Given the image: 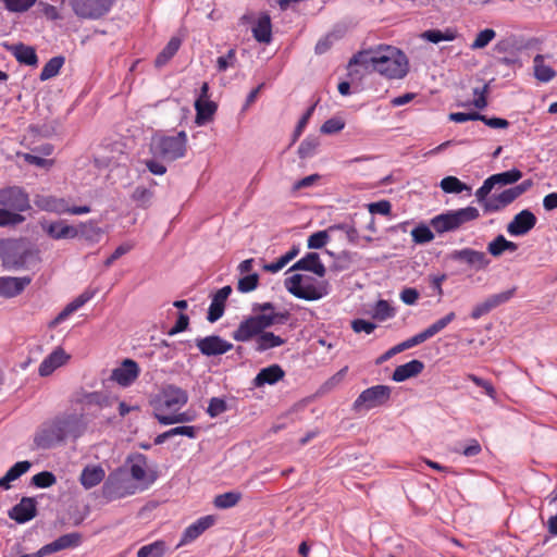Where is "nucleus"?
I'll return each instance as SVG.
<instances>
[{
  "mask_svg": "<svg viewBox=\"0 0 557 557\" xmlns=\"http://www.w3.org/2000/svg\"><path fill=\"white\" fill-rule=\"evenodd\" d=\"M214 523L215 518L213 516H203L199 518L184 530L177 546H184L194 542Z\"/></svg>",
  "mask_w": 557,
  "mask_h": 557,
  "instance_id": "22",
  "label": "nucleus"
},
{
  "mask_svg": "<svg viewBox=\"0 0 557 557\" xmlns=\"http://www.w3.org/2000/svg\"><path fill=\"white\" fill-rule=\"evenodd\" d=\"M286 343V339L273 332L263 330L255 339V349L259 352L280 347Z\"/></svg>",
  "mask_w": 557,
  "mask_h": 557,
  "instance_id": "36",
  "label": "nucleus"
},
{
  "mask_svg": "<svg viewBox=\"0 0 557 557\" xmlns=\"http://www.w3.org/2000/svg\"><path fill=\"white\" fill-rule=\"evenodd\" d=\"M165 543L156 541L151 544L141 546L137 552V557H162L165 553Z\"/></svg>",
  "mask_w": 557,
  "mask_h": 557,
  "instance_id": "51",
  "label": "nucleus"
},
{
  "mask_svg": "<svg viewBox=\"0 0 557 557\" xmlns=\"http://www.w3.org/2000/svg\"><path fill=\"white\" fill-rule=\"evenodd\" d=\"M76 228H78V237L89 242H98L101 235V228L94 221L82 222Z\"/></svg>",
  "mask_w": 557,
  "mask_h": 557,
  "instance_id": "49",
  "label": "nucleus"
},
{
  "mask_svg": "<svg viewBox=\"0 0 557 557\" xmlns=\"http://www.w3.org/2000/svg\"><path fill=\"white\" fill-rule=\"evenodd\" d=\"M35 206L47 212L64 214L69 210V203L64 198H58L50 195H36L34 198Z\"/></svg>",
  "mask_w": 557,
  "mask_h": 557,
  "instance_id": "29",
  "label": "nucleus"
},
{
  "mask_svg": "<svg viewBox=\"0 0 557 557\" xmlns=\"http://www.w3.org/2000/svg\"><path fill=\"white\" fill-rule=\"evenodd\" d=\"M411 236L414 243L425 244L434 239V235L429 226L419 225L411 231Z\"/></svg>",
  "mask_w": 557,
  "mask_h": 557,
  "instance_id": "58",
  "label": "nucleus"
},
{
  "mask_svg": "<svg viewBox=\"0 0 557 557\" xmlns=\"http://www.w3.org/2000/svg\"><path fill=\"white\" fill-rule=\"evenodd\" d=\"M518 194L516 193L513 187L503 190L498 195H494L490 198H485L481 203L483 205L485 211L495 212L498 211L518 198Z\"/></svg>",
  "mask_w": 557,
  "mask_h": 557,
  "instance_id": "30",
  "label": "nucleus"
},
{
  "mask_svg": "<svg viewBox=\"0 0 557 557\" xmlns=\"http://www.w3.org/2000/svg\"><path fill=\"white\" fill-rule=\"evenodd\" d=\"M42 231L52 239H73L78 237V228L67 224L64 220L40 221Z\"/></svg>",
  "mask_w": 557,
  "mask_h": 557,
  "instance_id": "16",
  "label": "nucleus"
},
{
  "mask_svg": "<svg viewBox=\"0 0 557 557\" xmlns=\"http://www.w3.org/2000/svg\"><path fill=\"white\" fill-rule=\"evenodd\" d=\"M232 293L231 286H224L220 288L212 297L211 304L209 306L207 319L209 322L213 323L218 321L224 313L225 301Z\"/></svg>",
  "mask_w": 557,
  "mask_h": 557,
  "instance_id": "31",
  "label": "nucleus"
},
{
  "mask_svg": "<svg viewBox=\"0 0 557 557\" xmlns=\"http://www.w3.org/2000/svg\"><path fill=\"white\" fill-rule=\"evenodd\" d=\"M63 63H64V58H62V57H54V58L50 59L41 70V73L39 76L40 79L47 81V79H50V78L54 77L55 75H58Z\"/></svg>",
  "mask_w": 557,
  "mask_h": 557,
  "instance_id": "50",
  "label": "nucleus"
},
{
  "mask_svg": "<svg viewBox=\"0 0 557 557\" xmlns=\"http://www.w3.org/2000/svg\"><path fill=\"white\" fill-rule=\"evenodd\" d=\"M199 431H200V428L194 426V425H182V426H176V428L170 429V433H171L172 437L176 436V435H182V436H187L189 438H196Z\"/></svg>",
  "mask_w": 557,
  "mask_h": 557,
  "instance_id": "63",
  "label": "nucleus"
},
{
  "mask_svg": "<svg viewBox=\"0 0 557 557\" xmlns=\"http://www.w3.org/2000/svg\"><path fill=\"white\" fill-rule=\"evenodd\" d=\"M96 295V292L92 289H86L79 296H77L74 300L69 302L64 309L49 323V327L53 329L63 321H65L71 314L82 308L86 302L92 299Z\"/></svg>",
  "mask_w": 557,
  "mask_h": 557,
  "instance_id": "25",
  "label": "nucleus"
},
{
  "mask_svg": "<svg viewBox=\"0 0 557 557\" xmlns=\"http://www.w3.org/2000/svg\"><path fill=\"white\" fill-rule=\"evenodd\" d=\"M252 34L257 41L268 44L271 41V20L267 14L261 15L252 27Z\"/></svg>",
  "mask_w": 557,
  "mask_h": 557,
  "instance_id": "41",
  "label": "nucleus"
},
{
  "mask_svg": "<svg viewBox=\"0 0 557 557\" xmlns=\"http://www.w3.org/2000/svg\"><path fill=\"white\" fill-rule=\"evenodd\" d=\"M196 124L201 126L210 121L216 111V104L210 100H196Z\"/></svg>",
  "mask_w": 557,
  "mask_h": 557,
  "instance_id": "39",
  "label": "nucleus"
},
{
  "mask_svg": "<svg viewBox=\"0 0 557 557\" xmlns=\"http://www.w3.org/2000/svg\"><path fill=\"white\" fill-rule=\"evenodd\" d=\"M456 318L455 312H449L445 317L438 319L434 323H432L430 326H428L425 330H423L429 338L433 337L437 333H440L442 330H444L451 321H454Z\"/></svg>",
  "mask_w": 557,
  "mask_h": 557,
  "instance_id": "53",
  "label": "nucleus"
},
{
  "mask_svg": "<svg viewBox=\"0 0 557 557\" xmlns=\"http://www.w3.org/2000/svg\"><path fill=\"white\" fill-rule=\"evenodd\" d=\"M75 14L83 18H98L109 11L108 0H71Z\"/></svg>",
  "mask_w": 557,
  "mask_h": 557,
  "instance_id": "15",
  "label": "nucleus"
},
{
  "mask_svg": "<svg viewBox=\"0 0 557 557\" xmlns=\"http://www.w3.org/2000/svg\"><path fill=\"white\" fill-rule=\"evenodd\" d=\"M106 476V472L100 466H87L83 469L79 481L81 484L86 488L90 490L97 486Z\"/></svg>",
  "mask_w": 557,
  "mask_h": 557,
  "instance_id": "35",
  "label": "nucleus"
},
{
  "mask_svg": "<svg viewBox=\"0 0 557 557\" xmlns=\"http://www.w3.org/2000/svg\"><path fill=\"white\" fill-rule=\"evenodd\" d=\"M227 409L226 403L222 398L213 397L210 399L207 412L210 417L214 418L223 413Z\"/></svg>",
  "mask_w": 557,
  "mask_h": 557,
  "instance_id": "62",
  "label": "nucleus"
},
{
  "mask_svg": "<svg viewBox=\"0 0 557 557\" xmlns=\"http://www.w3.org/2000/svg\"><path fill=\"white\" fill-rule=\"evenodd\" d=\"M30 209L28 194L21 187L0 189V227L17 225L25 221L21 212Z\"/></svg>",
  "mask_w": 557,
  "mask_h": 557,
  "instance_id": "3",
  "label": "nucleus"
},
{
  "mask_svg": "<svg viewBox=\"0 0 557 557\" xmlns=\"http://www.w3.org/2000/svg\"><path fill=\"white\" fill-rule=\"evenodd\" d=\"M395 314L394 309L386 300H379L373 309V318L385 321Z\"/></svg>",
  "mask_w": 557,
  "mask_h": 557,
  "instance_id": "57",
  "label": "nucleus"
},
{
  "mask_svg": "<svg viewBox=\"0 0 557 557\" xmlns=\"http://www.w3.org/2000/svg\"><path fill=\"white\" fill-rule=\"evenodd\" d=\"M285 375L284 370L278 364H272L267 368H263L259 371V373L253 379V385L256 387H261L264 385H273L281 381Z\"/></svg>",
  "mask_w": 557,
  "mask_h": 557,
  "instance_id": "33",
  "label": "nucleus"
},
{
  "mask_svg": "<svg viewBox=\"0 0 557 557\" xmlns=\"http://www.w3.org/2000/svg\"><path fill=\"white\" fill-rule=\"evenodd\" d=\"M253 318L259 323L262 330H267L275 324H284L288 320L289 313L287 311L261 312L255 313Z\"/></svg>",
  "mask_w": 557,
  "mask_h": 557,
  "instance_id": "37",
  "label": "nucleus"
},
{
  "mask_svg": "<svg viewBox=\"0 0 557 557\" xmlns=\"http://www.w3.org/2000/svg\"><path fill=\"white\" fill-rule=\"evenodd\" d=\"M37 513L36 500L32 497H23L18 504L9 510V517L17 523H25Z\"/></svg>",
  "mask_w": 557,
  "mask_h": 557,
  "instance_id": "26",
  "label": "nucleus"
},
{
  "mask_svg": "<svg viewBox=\"0 0 557 557\" xmlns=\"http://www.w3.org/2000/svg\"><path fill=\"white\" fill-rule=\"evenodd\" d=\"M121 470L127 471V475L138 484L140 491L148 488L156 480L153 471L148 467L147 457L143 454L129 456Z\"/></svg>",
  "mask_w": 557,
  "mask_h": 557,
  "instance_id": "9",
  "label": "nucleus"
},
{
  "mask_svg": "<svg viewBox=\"0 0 557 557\" xmlns=\"http://www.w3.org/2000/svg\"><path fill=\"white\" fill-rule=\"evenodd\" d=\"M533 70L535 78L542 83H548L556 76V72L545 63V59L542 54L534 57Z\"/></svg>",
  "mask_w": 557,
  "mask_h": 557,
  "instance_id": "40",
  "label": "nucleus"
},
{
  "mask_svg": "<svg viewBox=\"0 0 557 557\" xmlns=\"http://www.w3.org/2000/svg\"><path fill=\"white\" fill-rule=\"evenodd\" d=\"M336 227L337 226L331 225L326 230L319 231V232L311 234L308 237V248L321 249L322 247H324L327 244V242L330 240L331 234L336 232Z\"/></svg>",
  "mask_w": 557,
  "mask_h": 557,
  "instance_id": "47",
  "label": "nucleus"
},
{
  "mask_svg": "<svg viewBox=\"0 0 557 557\" xmlns=\"http://www.w3.org/2000/svg\"><path fill=\"white\" fill-rule=\"evenodd\" d=\"M66 438L57 419L44 423L34 436V444L37 448L49 449L64 442Z\"/></svg>",
  "mask_w": 557,
  "mask_h": 557,
  "instance_id": "12",
  "label": "nucleus"
},
{
  "mask_svg": "<svg viewBox=\"0 0 557 557\" xmlns=\"http://www.w3.org/2000/svg\"><path fill=\"white\" fill-rule=\"evenodd\" d=\"M30 282L29 276H0V297L14 298L21 295Z\"/></svg>",
  "mask_w": 557,
  "mask_h": 557,
  "instance_id": "20",
  "label": "nucleus"
},
{
  "mask_svg": "<svg viewBox=\"0 0 557 557\" xmlns=\"http://www.w3.org/2000/svg\"><path fill=\"white\" fill-rule=\"evenodd\" d=\"M392 389L387 385H375L361 392L354 401L355 411L371 410L385 405L391 398Z\"/></svg>",
  "mask_w": 557,
  "mask_h": 557,
  "instance_id": "10",
  "label": "nucleus"
},
{
  "mask_svg": "<svg viewBox=\"0 0 557 557\" xmlns=\"http://www.w3.org/2000/svg\"><path fill=\"white\" fill-rule=\"evenodd\" d=\"M516 289V287H512L510 289L488 296L486 299L491 305L492 310L508 302L515 296Z\"/></svg>",
  "mask_w": 557,
  "mask_h": 557,
  "instance_id": "56",
  "label": "nucleus"
},
{
  "mask_svg": "<svg viewBox=\"0 0 557 557\" xmlns=\"http://www.w3.org/2000/svg\"><path fill=\"white\" fill-rule=\"evenodd\" d=\"M30 467L32 463L27 460L16 462L7 471L2 478H0V487L3 490H9L11 487V482L17 480L20 476L26 473Z\"/></svg>",
  "mask_w": 557,
  "mask_h": 557,
  "instance_id": "38",
  "label": "nucleus"
},
{
  "mask_svg": "<svg viewBox=\"0 0 557 557\" xmlns=\"http://www.w3.org/2000/svg\"><path fill=\"white\" fill-rule=\"evenodd\" d=\"M139 367L132 359H125L120 367L111 373V380L123 387L132 385L139 376Z\"/></svg>",
  "mask_w": 557,
  "mask_h": 557,
  "instance_id": "19",
  "label": "nucleus"
},
{
  "mask_svg": "<svg viewBox=\"0 0 557 557\" xmlns=\"http://www.w3.org/2000/svg\"><path fill=\"white\" fill-rule=\"evenodd\" d=\"M237 63L236 50L230 49L226 54L221 55L216 60L218 72H225L230 67H234Z\"/></svg>",
  "mask_w": 557,
  "mask_h": 557,
  "instance_id": "59",
  "label": "nucleus"
},
{
  "mask_svg": "<svg viewBox=\"0 0 557 557\" xmlns=\"http://www.w3.org/2000/svg\"><path fill=\"white\" fill-rule=\"evenodd\" d=\"M521 177L522 172L518 169H511L506 172L493 174L483 182L480 188L476 189L475 197L479 202H482L496 185H511L517 183Z\"/></svg>",
  "mask_w": 557,
  "mask_h": 557,
  "instance_id": "13",
  "label": "nucleus"
},
{
  "mask_svg": "<svg viewBox=\"0 0 557 557\" xmlns=\"http://www.w3.org/2000/svg\"><path fill=\"white\" fill-rule=\"evenodd\" d=\"M424 369V364L420 360H411L405 364L398 366L392 375L393 381L404 382L410 377L417 376Z\"/></svg>",
  "mask_w": 557,
  "mask_h": 557,
  "instance_id": "34",
  "label": "nucleus"
},
{
  "mask_svg": "<svg viewBox=\"0 0 557 557\" xmlns=\"http://www.w3.org/2000/svg\"><path fill=\"white\" fill-rule=\"evenodd\" d=\"M536 224V216L530 210H522L516 214L507 225V232L511 236H522L529 233Z\"/></svg>",
  "mask_w": 557,
  "mask_h": 557,
  "instance_id": "21",
  "label": "nucleus"
},
{
  "mask_svg": "<svg viewBox=\"0 0 557 557\" xmlns=\"http://www.w3.org/2000/svg\"><path fill=\"white\" fill-rule=\"evenodd\" d=\"M441 189L446 194H461L471 188L456 176H446L440 183Z\"/></svg>",
  "mask_w": 557,
  "mask_h": 557,
  "instance_id": "46",
  "label": "nucleus"
},
{
  "mask_svg": "<svg viewBox=\"0 0 557 557\" xmlns=\"http://www.w3.org/2000/svg\"><path fill=\"white\" fill-rule=\"evenodd\" d=\"M11 51L20 63L36 65L38 62L35 49L29 46H25L23 44L14 45L12 46Z\"/></svg>",
  "mask_w": 557,
  "mask_h": 557,
  "instance_id": "42",
  "label": "nucleus"
},
{
  "mask_svg": "<svg viewBox=\"0 0 557 557\" xmlns=\"http://www.w3.org/2000/svg\"><path fill=\"white\" fill-rule=\"evenodd\" d=\"M242 499V493L236 491L219 494L214 497L213 505L219 509H228L238 504Z\"/></svg>",
  "mask_w": 557,
  "mask_h": 557,
  "instance_id": "48",
  "label": "nucleus"
},
{
  "mask_svg": "<svg viewBox=\"0 0 557 557\" xmlns=\"http://www.w3.org/2000/svg\"><path fill=\"white\" fill-rule=\"evenodd\" d=\"M96 295V292L92 289H86L79 296H77L74 300L69 302L64 309L49 323V327L53 329L63 321H65L71 314L82 308L86 302L92 299Z\"/></svg>",
  "mask_w": 557,
  "mask_h": 557,
  "instance_id": "24",
  "label": "nucleus"
},
{
  "mask_svg": "<svg viewBox=\"0 0 557 557\" xmlns=\"http://www.w3.org/2000/svg\"><path fill=\"white\" fill-rule=\"evenodd\" d=\"M259 275L257 273L248 274L238 280L237 289L242 293H249L257 288Z\"/></svg>",
  "mask_w": 557,
  "mask_h": 557,
  "instance_id": "61",
  "label": "nucleus"
},
{
  "mask_svg": "<svg viewBox=\"0 0 557 557\" xmlns=\"http://www.w3.org/2000/svg\"><path fill=\"white\" fill-rule=\"evenodd\" d=\"M345 127V123L341 119H330L321 126V132L324 134H334L342 131Z\"/></svg>",
  "mask_w": 557,
  "mask_h": 557,
  "instance_id": "64",
  "label": "nucleus"
},
{
  "mask_svg": "<svg viewBox=\"0 0 557 557\" xmlns=\"http://www.w3.org/2000/svg\"><path fill=\"white\" fill-rule=\"evenodd\" d=\"M496 37V33L492 28H485L481 30L473 42L470 45L472 50H479L485 48L494 38Z\"/></svg>",
  "mask_w": 557,
  "mask_h": 557,
  "instance_id": "54",
  "label": "nucleus"
},
{
  "mask_svg": "<svg viewBox=\"0 0 557 557\" xmlns=\"http://www.w3.org/2000/svg\"><path fill=\"white\" fill-rule=\"evenodd\" d=\"M0 260L4 270L21 271L39 261L38 252L22 239H0Z\"/></svg>",
  "mask_w": 557,
  "mask_h": 557,
  "instance_id": "4",
  "label": "nucleus"
},
{
  "mask_svg": "<svg viewBox=\"0 0 557 557\" xmlns=\"http://www.w3.org/2000/svg\"><path fill=\"white\" fill-rule=\"evenodd\" d=\"M156 185V182L153 180L150 181V187L145 186H137L133 194L132 199L135 201L139 207L146 208L150 205L152 198H153V190L152 186Z\"/></svg>",
  "mask_w": 557,
  "mask_h": 557,
  "instance_id": "44",
  "label": "nucleus"
},
{
  "mask_svg": "<svg viewBox=\"0 0 557 557\" xmlns=\"http://www.w3.org/2000/svg\"><path fill=\"white\" fill-rule=\"evenodd\" d=\"M188 401V394L175 385L165 386L152 401L153 417L162 425L191 422L195 414L190 411L180 412Z\"/></svg>",
  "mask_w": 557,
  "mask_h": 557,
  "instance_id": "2",
  "label": "nucleus"
},
{
  "mask_svg": "<svg viewBox=\"0 0 557 557\" xmlns=\"http://www.w3.org/2000/svg\"><path fill=\"white\" fill-rule=\"evenodd\" d=\"M9 12L22 13L30 9L37 0H0Z\"/></svg>",
  "mask_w": 557,
  "mask_h": 557,
  "instance_id": "55",
  "label": "nucleus"
},
{
  "mask_svg": "<svg viewBox=\"0 0 557 557\" xmlns=\"http://www.w3.org/2000/svg\"><path fill=\"white\" fill-rule=\"evenodd\" d=\"M181 47V39L172 37L164 49L158 54L154 63L156 66L161 67L171 60Z\"/></svg>",
  "mask_w": 557,
  "mask_h": 557,
  "instance_id": "45",
  "label": "nucleus"
},
{
  "mask_svg": "<svg viewBox=\"0 0 557 557\" xmlns=\"http://www.w3.org/2000/svg\"><path fill=\"white\" fill-rule=\"evenodd\" d=\"M298 270L312 272L319 277H323L326 273L325 265L322 263L317 252L307 253L304 258L294 263L289 269V271Z\"/></svg>",
  "mask_w": 557,
  "mask_h": 557,
  "instance_id": "28",
  "label": "nucleus"
},
{
  "mask_svg": "<svg viewBox=\"0 0 557 557\" xmlns=\"http://www.w3.org/2000/svg\"><path fill=\"white\" fill-rule=\"evenodd\" d=\"M263 330L256 321L253 315H250L244 319L237 326V329L232 333V337L236 342H249L251 339H256Z\"/></svg>",
  "mask_w": 557,
  "mask_h": 557,
  "instance_id": "27",
  "label": "nucleus"
},
{
  "mask_svg": "<svg viewBox=\"0 0 557 557\" xmlns=\"http://www.w3.org/2000/svg\"><path fill=\"white\" fill-rule=\"evenodd\" d=\"M55 419L60 424L66 440H76L81 437L87 429V422L83 412H65L57 416Z\"/></svg>",
  "mask_w": 557,
  "mask_h": 557,
  "instance_id": "14",
  "label": "nucleus"
},
{
  "mask_svg": "<svg viewBox=\"0 0 557 557\" xmlns=\"http://www.w3.org/2000/svg\"><path fill=\"white\" fill-rule=\"evenodd\" d=\"M138 484H136L128 475L127 471L119 468L110 473L102 485V496L108 500H116L136 494Z\"/></svg>",
  "mask_w": 557,
  "mask_h": 557,
  "instance_id": "8",
  "label": "nucleus"
},
{
  "mask_svg": "<svg viewBox=\"0 0 557 557\" xmlns=\"http://www.w3.org/2000/svg\"><path fill=\"white\" fill-rule=\"evenodd\" d=\"M71 356L65 352L61 347H57L51 354H49L39 364L38 373L40 376H49L58 368L64 366Z\"/></svg>",
  "mask_w": 557,
  "mask_h": 557,
  "instance_id": "23",
  "label": "nucleus"
},
{
  "mask_svg": "<svg viewBox=\"0 0 557 557\" xmlns=\"http://www.w3.org/2000/svg\"><path fill=\"white\" fill-rule=\"evenodd\" d=\"M360 65L367 71L372 70L389 79L404 78L409 70L406 54L392 46H379L355 54L348 66Z\"/></svg>",
  "mask_w": 557,
  "mask_h": 557,
  "instance_id": "1",
  "label": "nucleus"
},
{
  "mask_svg": "<svg viewBox=\"0 0 557 557\" xmlns=\"http://www.w3.org/2000/svg\"><path fill=\"white\" fill-rule=\"evenodd\" d=\"M187 150V134L181 131L176 135L154 136L150 144V151L156 158L174 161L183 158Z\"/></svg>",
  "mask_w": 557,
  "mask_h": 557,
  "instance_id": "6",
  "label": "nucleus"
},
{
  "mask_svg": "<svg viewBox=\"0 0 557 557\" xmlns=\"http://www.w3.org/2000/svg\"><path fill=\"white\" fill-rule=\"evenodd\" d=\"M57 482V478L52 472L42 471L35 474L32 478V483L40 488H46L52 486Z\"/></svg>",
  "mask_w": 557,
  "mask_h": 557,
  "instance_id": "60",
  "label": "nucleus"
},
{
  "mask_svg": "<svg viewBox=\"0 0 557 557\" xmlns=\"http://www.w3.org/2000/svg\"><path fill=\"white\" fill-rule=\"evenodd\" d=\"M320 140L317 136H309L298 147V154L301 159L310 158L314 154Z\"/></svg>",
  "mask_w": 557,
  "mask_h": 557,
  "instance_id": "52",
  "label": "nucleus"
},
{
  "mask_svg": "<svg viewBox=\"0 0 557 557\" xmlns=\"http://www.w3.org/2000/svg\"><path fill=\"white\" fill-rule=\"evenodd\" d=\"M196 346L205 356H218L230 351L233 344L216 335H210L196 341Z\"/></svg>",
  "mask_w": 557,
  "mask_h": 557,
  "instance_id": "18",
  "label": "nucleus"
},
{
  "mask_svg": "<svg viewBox=\"0 0 557 557\" xmlns=\"http://www.w3.org/2000/svg\"><path fill=\"white\" fill-rule=\"evenodd\" d=\"M480 216L475 207H466L457 210H448L431 220V226L440 234L453 232L463 224L474 221Z\"/></svg>",
  "mask_w": 557,
  "mask_h": 557,
  "instance_id": "7",
  "label": "nucleus"
},
{
  "mask_svg": "<svg viewBox=\"0 0 557 557\" xmlns=\"http://www.w3.org/2000/svg\"><path fill=\"white\" fill-rule=\"evenodd\" d=\"M458 34L453 28H446L444 30L441 29H430L422 33L421 37L430 42L438 44L441 41H451L457 38Z\"/></svg>",
  "mask_w": 557,
  "mask_h": 557,
  "instance_id": "43",
  "label": "nucleus"
},
{
  "mask_svg": "<svg viewBox=\"0 0 557 557\" xmlns=\"http://www.w3.org/2000/svg\"><path fill=\"white\" fill-rule=\"evenodd\" d=\"M450 259L465 263L476 271L483 270L490 264V260L484 252L471 248L454 250L450 253Z\"/></svg>",
  "mask_w": 557,
  "mask_h": 557,
  "instance_id": "17",
  "label": "nucleus"
},
{
  "mask_svg": "<svg viewBox=\"0 0 557 557\" xmlns=\"http://www.w3.org/2000/svg\"><path fill=\"white\" fill-rule=\"evenodd\" d=\"M81 536L77 533L64 534L53 542L44 545L38 552L41 557L57 553L62 549L75 547L79 544Z\"/></svg>",
  "mask_w": 557,
  "mask_h": 557,
  "instance_id": "32",
  "label": "nucleus"
},
{
  "mask_svg": "<svg viewBox=\"0 0 557 557\" xmlns=\"http://www.w3.org/2000/svg\"><path fill=\"white\" fill-rule=\"evenodd\" d=\"M284 285L293 296L308 301L319 300L330 292V285L326 281H317L301 274H293L286 277Z\"/></svg>",
  "mask_w": 557,
  "mask_h": 557,
  "instance_id": "5",
  "label": "nucleus"
},
{
  "mask_svg": "<svg viewBox=\"0 0 557 557\" xmlns=\"http://www.w3.org/2000/svg\"><path fill=\"white\" fill-rule=\"evenodd\" d=\"M76 403L87 414L98 417L100 411L113 406L115 398L106 392H83L77 395Z\"/></svg>",
  "mask_w": 557,
  "mask_h": 557,
  "instance_id": "11",
  "label": "nucleus"
}]
</instances>
